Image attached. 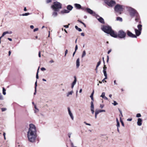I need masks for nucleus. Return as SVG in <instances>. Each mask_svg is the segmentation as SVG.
<instances>
[{"mask_svg":"<svg viewBox=\"0 0 147 147\" xmlns=\"http://www.w3.org/2000/svg\"><path fill=\"white\" fill-rule=\"evenodd\" d=\"M40 69L42 71H44L46 70V69L43 67H42Z\"/></svg>","mask_w":147,"mask_h":147,"instance_id":"ea45409f","label":"nucleus"},{"mask_svg":"<svg viewBox=\"0 0 147 147\" xmlns=\"http://www.w3.org/2000/svg\"><path fill=\"white\" fill-rule=\"evenodd\" d=\"M136 117H141V115L140 113H138L137 114Z\"/></svg>","mask_w":147,"mask_h":147,"instance_id":"58836bf2","label":"nucleus"},{"mask_svg":"<svg viewBox=\"0 0 147 147\" xmlns=\"http://www.w3.org/2000/svg\"><path fill=\"white\" fill-rule=\"evenodd\" d=\"M91 111L92 113V114H94V109H91Z\"/></svg>","mask_w":147,"mask_h":147,"instance_id":"864d4df0","label":"nucleus"},{"mask_svg":"<svg viewBox=\"0 0 147 147\" xmlns=\"http://www.w3.org/2000/svg\"><path fill=\"white\" fill-rule=\"evenodd\" d=\"M112 104L114 106H116L118 104V103L115 101H113V103Z\"/></svg>","mask_w":147,"mask_h":147,"instance_id":"72a5a7b5","label":"nucleus"},{"mask_svg":"<svg viewBox=\"0 0 147 147\" xmlns=\"http://www.w3.org/2000/svg\"><path fill=\"white\" fill-rule=\"evenodd\" d=\"M105 2L109 6L111 7H113L115 4V1L111 0H105Z\"/></svg>","mask_w":147,"mask_h":147,"instance_id":"423d86ee","label":"nucleus"},{"mask_svg":"<svg viewBox=\"0 0 147 147\" xmlns=\"http://www.w3.org/2000/svg\"><path fill=\"white\" fill-rule=\"evenodd\" d=\"M117 37H118L120 38H122L125 37L126 34L123 31L120 30L118 32V34H117Z\"/></svg>","mask_w":147,"mask_h":147,"instance_id":"0eeeda50","label":"nucleus"},{"mask_svg":"<svg viewBox=\"0 0 147 147\" xmlns=\"http://www.w3.org/2000/svg\"><path fill=\"white\" fill-rule=\"evenodd\" d=\"M142 120L141 118H138V121L137 124L138 125L140 126L142 125Z\"/></svg>","mask_w":147,"mask_h":147,"instance_id":"4468645a","label":"nucleus"},{"mask_svg":"<svg viewBox=\"0 0 147 147\" xmlns=\"http://www.w3.org/2000/svg\"><path fill=\"white\" fill-rule=\"evenodd\" d=\"M78 46L77 45H76L75 48V51H76L78 49Z\"/></svg>","mask_w":147,"mask_h":147,"instance_id":"8fccbe9b","label":"nucleus"},{"mask_svg":"<svg viewBox=\"0 0 147 147\" xmlns=\"http://www.w3.org/2000/svg\"><path fill=\"white\" fill-rule=\"evenodd\" d=\"M61 4L60 3L56 1L54 3L53 5H51L53 9L55 11H58L61 8Z\"/></svg>","mask_w":147,"mask_h":147,"instance_id":"7ed1b4c3","label":"nucleus"},{"mask_svg":"<svg viewBox=\"0 0 147 147\" xmlns=\"http://www.w3.org/2000/svg\"><path fill=\"white\" fill-rule=\"evenodd\" d=\"M135 30L136 34V36H138L141 33V31H140L136 29H135Z\"/></svg>","mask_w":147,"mask_h":147,"instance_id":"2eb2a0df","label":"nucleus"},{"mask_svg":"<svg viewBox=\"0 0 147 147\" xmlns=\"http://www.w3.org/2000/svg\"><path fill=\"white\" fill-rule=\"evenodd\" d=\"M105 93L104 92H103L102 93L101 95L100 96V97L103 98L105 96Z\"/></svg>","mask_w":147,"mask_h":147,"instance_id":"f704fd0d","label":"nucleus"},{"mask_svg":"<svg viewBox=\"0 0 147 147\" xmlns=\"http://www.w3.org/2000/svg\"><path fill=\"white\" fill-rule=\"evenodd\" d=\"M98 114L96 112H95V118L96 119L97 118V115Z\"/></svg>","mask_w":147,"mask_h":147,"instance_id":"5fc2aeb1","label":"nucleus"},{"mask_svg":"<svg viewBox=\"0 0 147 147\" xmlns=\"http://www.w3.org/2000/svg\"><path fill=\"white\" fill-rule=\"evenodd\" d=\"M136 17V18L135 19V20L136 22H138L139 19V16L138 15V14L137 16H135Z\"/></svg>","mask_w":147,"mask_h":147,"instance_id":"a878e982","label":"nucleus"},{"mask_svg":"<svg viewBox=\"0 0 147 147\" xmlns=\"http://www.w3.org/2000/svg\"><path fill=\"white\" fill-rule=\"evenodd\" d=\"M128 10L129 12L130 15L132 16H137L138 13L137 11L131 7H129L128 9Z\"/></svg>","mask_w":147,"mask_h":147,"instance_id":"20e7f679","label":"nucleus"},{"mask_svg":"<svg viewBox=\"0 0 147 147\" xmlns=\"http://www.w3.org/2000/svg\"><path fill=\"white\" fill-rule=\"evenodd\" d=\"M34 108L35 110H34V113H37L39 112V109L37 108V106L36 105H34Z\"/></svg>","mask_w":147,"mask_h":147,"instance_id":"412c9836","label":"nucleus"},{"mask_svg":"<svg viewBox=\"0 0 147 147\" xmlns=\"http://www.w3.org/2000/svg\"><path fill=\"white\" fill-rule=\"evenodd\" d=\"M67 52H68V50H67L66 49L65 50V57L66 56V55L67 54Z\"/></svg>","mask_w":147,"mask_h":147,"instance_id":"79ce46f5","label":"nucleus"},{"mask_svg":"<svg viewBox=\"0 0 147 147\" xmlns=\"http://www.w3.org/2000/svg\"><path fill=\"white\" fill-rule=\"evenodd\" d=\"M68 136L69 137V138H70V136H71V134H70V133H69V134H68Z\"/></svg>","mask_w":147,"mask_h":147,"instance_id":"69168bd1","label":"nucleus"},{"mask_svg":"<svg viewBox=\"0 0 147 147\" xmlns=\"http://www.w3.org/2000/svg\"><path fill=\"white\" fill-rule=\"evenodd\" d=\"M95 17L97 19L98 21L102 24H104L105 22L103 19L101 17H100L99 16L96 14Z\"/></svg>","mask_w":147,"mask_h":147,"instance_id":"1a4fd4ad","label":"nucleus"},{"mask_svg":"<svg viewBox=\"0 0 147 147\" xmlns=\"http://www.w3.org/2000/svg\"><path fill=\"white\" fill-rule=\"evenodd\" d=\"M37 80L36 81V82H35V89H36V87L37 86Z\"/></svg>","mask_w":147,"mask_h":147,"instance_id":"37998d69","label":"nucleus"},{"mask_svg":"<svg viewBox=\"0 0 147 147\" xmlns=\"http://www.w3.org/2000/svg\"><path fill=\"white\" fill-rule=\"evenodd\" d=\"M114 9L115 11L121 14L123 11V8L122 5L117 4L115 6Z\"/></svg>","mask_w":147,"mask_h":147,"instance_id":"39448f33","label":"nucleus"},{"mask_svg":"<svg viewBox=\"0 0 147 147\" xmlns=\"http://www.w3.org/2000/svg\"><path fill=\"white\" fill-rule=\"evenodd\" d=\"M38 56L39 57H41V54L40 51H39L38 53Z\"/></svg>","mask_w":147,"mask_h":147,"instance_id":"4d7b16f0","label":"nucleus"},{"mask_svg":"<svg viewBox=\"0 0 147 147\" xmlns=\"http://www.w3.org/2000/svg\"><path fill=\"white\" fill-rule=\"evenodd\" d=\"M132 120V119L131 118V119H127V121H131Z\"/></svg>","mask_w":147,"mask_h":147,"instance_id":"052dcab7","label":"nucleus"},{"mask_svg":"<svg viewBox=\"0 0 147 147\" xmlns=\"http://www.w3.org/2000/svg\"><path fill=\"white\" fill-rule=\"evenodd\" d=\"M67 109L69 114V115L70 116V117L71 119H72V120H73L74 119V117L72 113L70 110V108L69 107H68Z\"/></svg>","mask_w":147,"mask_h":147,"instance_id":"f8f14e48","label":"nucleus"},{"mask_svg":"<svg viewBox=\"0 0 147 147\" xmlns=\"http://www.w3.org/2000/svg\"><path fill=\"white\" fill-rule=\"evenodd\" d=\"M29 15H30V13H25L24 14H22V16H27Z\"/></svg>","mask_w":147,"mask_h":147,"instance_id":"c9c22d12","label":"nucleus"},{"mask_svg":"<svg viewBox=\"0 0 147 147\" xmlns=\"http://www.w3.org/2000/svg\"><path fill=\"white\" fill-rule=\"evenodd\" d=\"M3 100V97L2 94L0 93V100Z\"/></svg>","mask_w":147,"mask_h":147,"instance_id":"473e14b6","label":"nucleus"},{"mask_svg":"<svg viewBox=\"0 0 147 147\" xmlns=\"http://www.w3.org/2000/svg\"><path fill=\"white\" fill-rule=\"evenodd\" d=\"M74 6L75 7H76L77 9H80L81 8V5L77 3H75L74 5Z\"/></svg>","mask_w":147,"mask_h":147,"instance_id":"aec40b11","label":"nucleus"},{"mask_svg":"<svg viewBox=\"0 0 147 147\" xmlns=\"http://www.w3.org/2000/svg\"><path fill=\"white\" fill-rule=\"evenodd\" d=\"M39 67L38 69L37 72L36 74V78L37 79H38V70L39 69Z\"/></svg>","mask_w":147,"mask_h":147,"instance_id":"4c0bfd02","label":"nucleus"},{"mask_svg":"<svg viewBox=\"0 0 147 147\" xmlns=\"http://www.w3.org/2000/svg\"><path fill=\"white\" fill-rule=\"evenodd\" d=\"M6 90L4 88H3V95H5L6 94Z\"/></svg>","mask_w":147,"mask_h":147,"instance_id":"7c9ffc66","label":"nucleus"},{"mask_svg":"<svg viewBox=\"0 0 147 147\" xmlns=\"http://www.w3.org/2000/svg\"><path fill=\"white\" fill-rule=\"evenodd\" d=\"M117 21H119L121 22L122 21V18L119 17H118L117 18Z\"/></svg>","mask_w":147,"mask_h":147,"instance_id":"2f4dec72","label":"nucleus"},{"mask_svg":"<svg viewBox=\"0 0 147 147\" xmlns=\"http://www.w3.org/2000/svg\"><path fill=\"white\" fill-rule=\"evenodd\" d=\"M12 33V32L11 31H10V32H8V31L5 32L3 33L2 35L1 36V37H3L6 34H11Z\"/></svg>","mask_w":147,"mask_h":147,"instance_id":"6ab92c4d","label":"nucleus"},{"mask_svg":"<svg viewBox=\"0 0 147 147\" xmlns=\"http://www.w3.org/2000/svg\"><path fill=\"white\" fill-rule=\"evenodd\" d=\"M100 63H101V61H99L98 63H97V65L96 66V69H95V70H96V72H97V68L99 66V65H100Z\"/></svg>","mask_w":147,"mask_h":147,"instance_id":"b1692460","label":"nucleus"},{"mask_svg":"<svg viewBox=\"0 0 147 147\" xmlns=\"http://www.w3.org/2000/svg\"><path fill=\"white\" fill-rule=\"evenodd\" d=\"M86 55V51L84 50L83 51L82 55V57L83 58Z\"/></svg>","mask_w":147,"mask_h":147,"instance_id":"c85d7f7f","label":"nucleus"},{"mask_svg":"<svg viewBox=\"0 0 147 147\" xmlns=\"http://www.w3.org/2000/svg\"><path fill=\"white\" fill-rule=\"evenodd\" d=\"M57 11H55L53 13L52 16L53 17H55L57 16Z\"/></svg>","mask_w":147,"mask_h":147,"instance_id":"393cba45","label":"nucleus"},{"mask_svg":"<svg viewBox=\"0 0 147 147\" xmlns=\"http://www.w3.org/2000/svg\"><path fill=\"white\" fill-rule=\"evenodd\" d=\"M30 28H31V29H33L34 28V26H33V25H31L30 26Z\"/></svg>","mask_w":147,"mask_h":147,"instance_id":"680f3d73","label":"nucleus"},{"mask_svg":"<svg viewBox=\"0 0 147 147\" xmlns=\"http://www.w3.org/2000/svg\"><path fill=\"white\" fill-rule=\"evenodd\" d=\"M71 147H77L76 146H74L73 143L72 142L71 143Z\"/></svg>","mask_w":147,"mask_h":147,"instance_id":"de8ad7c7","label":"nucleus"},{"mask_svg":"<svg viewBox=\"0 0 147 147\" xmlns=\"http://www.w3.org/2000/svg\"><path fill=\"white\" fill-rule=\"evenodd\" d=\"M1 109L2 111H5L6 110V109L5 108H2Z\"/></svg>","mask_w":147,"mask_h":147,"instance_id":"c03bdc74","label":"nucleus"},{"mask_svg":"<svg viewBox=\"0 0 147 147\" xmlns=\"http://www.w3.org/2000/svg\"><path fill=\"white\" fill-rule=\"evenodd\" d=\"M74 80L73 81V82H72L71 85V87L72 88H73V87L75 85V84L76 83V82H77V79L76 76H74Z\"/></svg>","mask_w":147,"mask_h":147,"instance_id":"ddd939ff","label":"nucleus"},{"mask_svg":"<svg viewBox=\"0 0 147 147\" xmlns=\"http://www.w3.org/2000/svg\"><path fill=\"white\" fill-rule=\"evenodd\" d=\"M51 0H47L46 2L47 3H49L51 2Z\"/></svg>","mask_w":147,"mask_h":147,"instance_id":"603ef678","label":"nucleus"},{"mask_svg":"<svg viewBox=\"0 0 147 147\" xmlns=\"http://www.w3.org/2000/svg\"><path fill=\"white\" fill-rule=\"evenodd\" d=\"M78 21L80 22V23H82V24H83V22H82V21H81L79 20H78Z\"/></svg>","mask_w":147,"mask_h":147,"instance_id":"0e129e2a","label":"nucleus"},{"mask_svg":"<svg viewBox=\"0 0 147 147\" xmlns=\"http://www.w3.org/2000/svg\"><path fill=\"white\" fill-rule=\"evenodd\" d=\"M127 35L129 37L132 38H136V36L135 34H133L129 31L128 30L127 31Z\"/></svg>","mask_w":147,"mask_h":147,"instance_id":"9b49d317","label":"nucleus"},{"mask_svg":"<svg viewBox=\"0 0 147 147\" xmlns=\"http://www.w3.org/2000/svg\"><path fill=\"white\" fill-rule=\"evenodd\" d=\"M38 28H36L34 30V31L36 32V31H37L38 30Z\"/></svg>","mask_w":147,"mask_h":147,"instance_id":"3c124183","label":"nucleus"},{"mask_svg":"<svg viewBox=\"0 0 147 147\" xmlns=\"http://www.w3.org/2000/svg\"><path fill=\"white\" fill-rule=\"evenodd\" d=\"M73 8V7L70 5H68L67 7V10H69V11L72 9Z\"/></svg>","mask_w":147,"mask_h":147,"instance_id":"5701e85b","label":"nucleus"},{"mask_svg":"<svg viewBox=\"0 0 147 147\" xmlns=\"http://www.w3.org/2000/svg\"><path fill=\"white\" fill-rule=\"evenodd\" d=\"M106 68L107 67H106L105 65L103 68V72L104 75L105 77L104 79L105 80L107 79V75L106 71Z\"/></svg>","mask_w":147,"mask_h":147,"instance_id":"9d476101","label":"nucleus"},{"mask_svg":"<svg viewBox=\"0 0 147 147\" xmlns=\"http://www.w3.org/2000/svg\"><path fill=\"white\" fill-rule=\"evenodd\" d=\"M75 28L77 30H78V29L79 28L77 26H75Z\"/></svg>","mask_w":147,"mask_h":147,"instance_id":"338daca9","label":"nucleus"},{"mask_svg":"<svg viewBox=\"0 0 147 147\" xmlns=\"http://www.w3.org/2000/svg\"><path fill=\"white\" fill-rule=\"evenodd\" d=\"M103 98L106 100H107L108 99V98L105 96Z\"/></svg>","mask_w":147,"mask_h":147,"instance_id":"e2e57ef3","label":"nucleus"},{"mask_svg":"<svg viewBox=\"0 0 147 147\" xmlns=\"http://www.w3.org/2000/svg\"><path fill=\"white\" fill-rule=\"evenodd\" d=\"M91 109H94V106L93 101H92L91 102Z\"/></svg>","mask_w":147,"mask_h":147,"instance_id":"cd10ccee","label":"nucleus"},{"mask_svg":"<svg viewBox=\"0 0 147 147\" xmlns=\"http://www.w3.org/2000/svg\"><path fill=\"white\" fill-rule=\"evenodd\" d=\"M120 121L121 122V124H122V125L123 126H124V124L123 122V121H122L121 120V117H120Z\"/></svg>","mask_w":147,"mask_h":147,"instance_id":"e433bc0d","label":"nucleus"},{"mask_svg":"<svg viewBox=\"0 0 147 147\" xmlns=\"http://www.w3.org/2000/svg\"><path fill=\"white\" fill-rule=\"evenodd\" d=\"M84 123L86 125H89V126H90L91 125V124H90L87 123L85 121L84 122Z\"/></svg>","mask_w":147,"mask_h":147,"instance_id":"a18cd8bd","label":"nucleus"},{"mask_svg":"<svg viewBox=\"0 0 147 147\" xmlns=\"http://www.w3.org/2000/svg\"><path fill=\"white\" fill-rule=\"evenodd\" d=\"M95 112L98 114L99 113L101 112H105V110H95Z\"/></svg>","mask_w":147,"mask_h":147,"instance_id":"4be33fe9","label":"nucleus"},{"mask_svg":"<svg viewBox=\"0 0 147 147\" xmlns=\"http://www.w3.org/2000/svg\"><path fill=\"white\" fill-rule=\"evenodd\" d=\"M94 93V91H93L90 96V97L91 98V100H92V101H94V99H93V97Z\"/></svg>","mask_w":147,"mask_h":147,"instance_id":"c756f323","label":"nucleus"},{"mask_svg":"<svg viewBox=\"0 0 147 147\" xmlns=\"http://www.w3.org/2000/svg\"><path fill=\"white\" fill-rule=\"evenodd\" d=\"M80 65V59L78 58L76 61V67L77 68H78Z\"/></svg>","mask_w":147,"mask_h":147,"instance_id":"a211bd4d","label":"nucleus"},{"mask_svg":"<svg viewBox=\"0 0 147 147\" xmlns=\"http://www.w3.org/2000/svg\"><path fill=\"white\" fill-rule=\"evenodd\" d=\"M142 25L141 24L138 25V30L141 31L142 30Z\"/></svg>","mask_w":147,"mask_h":147,"instance_id":"bb28decb","label":"nucleus"},{"mask_svg":"<svg viewBox=\"0 0 147 147\" xmlns=\"http://www.w3.org/2000/svg\"><path fill=\"white\" fill-rule=\"evenodd\" d=\"M37 137L36 130L35 126L32 124H30L27 132V137L28 140L31 142H34Z\"/></svg>","mask_w":147,"mask_h":147,"instance_id":"f257e3e1","label":"nucleus"},{"mask_svg":"<svg viewBox=\"0 0 147 147\" xmlns=\"http://www.w3.org/2000/svg\"><path fill=\"white\" fill-rule=\"evenodd\" d=\"M101 30L105 33L110 35L115 38L117 37V35L115 34L114 31L112 30L111 27L109 26H103L101 27Z\"/></svg>","mask_w":147,"mask_h":147,"instance_id":"f03ea898","label":"nucleus"},{"mask_svg":"<svg viewBox=\"0 0 147 147\" xmlns=\"http://www.w3.org/2000/svg\"><path fill=\"white\" fill-rule=\"evenodd\" d=\"M69 12V10L67 9H64L62 10L60 12L61 14H63L65 13H67Z\"/></svg>","mask_w":147,"mask_h":147,"instance_id":"f3484780","label":"nucleus"},{"mask_svg":"<svg viewBox=\"0 0 147 147\" xmlns=\"http://www.w3.org/2000/svg\"><path fill=\"white\" fill-rule=\"evenodd\" d=\"M81 35L83 36H84V33H81Z\"/></svg>","mask_w":147,"mask_h":147,"instance_id":"774afa93","label":"nucleus"},{"mask_svg":"<svg viewBox=\"0 0 147 147\" xmlns=\"http://www.w3.org/2000/svg\"><path fill=\"white\" fill-rule=\"evenodd\" d=\"M119 112H120V113L121 115V117H123V115L122 114V111H121L120 110H119Z\"/></svg>","mask_w":147,"mask_h":147,"instance_id":"6e6d98bb","label":"nucleus"},{"mask_svg":"<svg viewBox=\"0 0 147 147\" xmlns=\"http://www.w3.org/2000/svg\"><path fill=\"white\" fill-rule=\"evenodd\" d=\"M117 127H120V123H117Z\"/></svg>","mask_w":147,"mask_h":147,"instance_id":"49530a36","label":"nucleus"},{"mask_svg":"<svg viewBox=\"0 0 147 147\" xmlns=\"http://www.w3.org/2000/svg\"><path fill=\"white\" fill-rule=\"evenodd\" d=\"M74 93V91L73 90L68 92L66 93V96L67 97H69L70 96L72 95Z\"/></svg>","mask_w":147,"mask_h":147,"instance_id":"dca6fc26","label":"nucleus"},{"mask_svg":"<svg viewBox=\"0 0 147 147\" xmlns=\"http://www.w3.org/2000/svg\"><path fill=\"white\" fill-rule=\"evenodd\" d=\"M85 10L88 13L94 16L95 17L96 15L97 14H96L95 12L93 11L90 8H86V9Z\"/></svg>","mask_w":147,"mask_h":147,"instance_id":"6e6552de","label":"nucleus"},{"mask_svg":"<svg viewBox=\"0 0 147 147\" xmlns=\"http://www.w3.org/2000/svg\"><path fill=\"white\" fill-rule=\"evenodd\" d=\"M69 25H64L63 26L64 27H65L66 28H68L69 27Z\"/></svg>","mask_w":147,"mask_h":147,"instance_id":"09e8293b","label":"nucleus"},{"mask_svg":"<svg viewBox=\"0 0 147 147\" xmlns=\"http://www.w3.org/2000/svg\"><path fill=\"white\" fill-rule=\"evenodd\" d=\"M104 106V105L102 104H100V107L101 109H102Z\"/></svg>","mask_w":147,"mask_h":147,"instance_id":"a19ab883","label":"nucleus"},{"mask_svg":"<svg viewBox=\"0 0 147 147\" xmlns=\"http://www.w3.org/2000/svg\"><path fill=\"white\" fill-rule=\"evenodd\" d=\"M49 62L50 63H52L54 62V61H53V60H50Z\"/></svg>","mask_w":147,"mask_h":147,"instance_id":"13d9d810","label":"nucleus"},{"mask_svg":"<svg viewBox=\"0 0 147 147\" xmlns=\"http://www.w3.org/2000/svg\"><path fill=\"white\" fill-rule=\"evenodd\" d=\"M77 30H78L79 32H81L82 31V29L80 28H79Z\"/></svg>","mask_w":147,"mask_h":147,"instance_id":"bf43d9fd","label":"nucleus"}]
</instances>
